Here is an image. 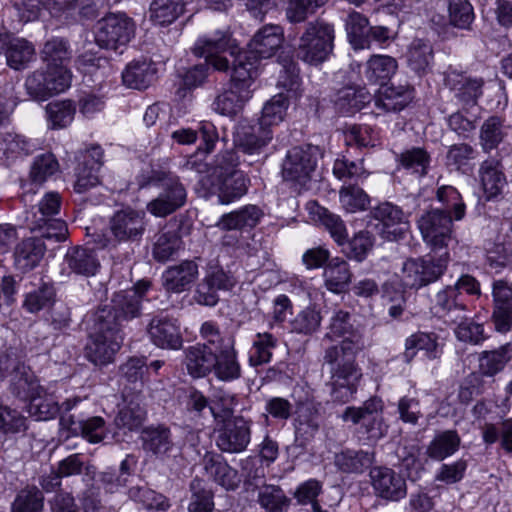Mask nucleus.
Returning <instances> with one entry per match:
<instances>
[{
	"mask_svg": "<svg viewBox=\"0 0 512 512\" xmlns=\"http://www.w3.org/2000/svg\"><path fill=\"white\" fill-rule=\"evenodd\" d=\"M450 261L448 251L438 256L427 254L420 258L407 259L401 269L404 286L419 289L436 282L444 274Z\"/></svg>",
	"mask_w": 512,
	"mask_h": 512,
	"instance_id": "nucleus-8",
	"label": "nucleus"
},
{
	"mask_svg": "<svg viewBox=\"0 0 512 512\" xmlns=\"http://www.w3.org/2000/svg\"><path fill=\"white\" fill-rule=\"evenodd\" d=\"M417 224L424 242L434 252L445 249L452 239V217L440 208L423 213Z\"/></svg>",
	"mask_w": 512,
	"mask_h": 512,
	"instance_id": "nucleus-11",
	"label": "nucleus"
},
{
	"mask_svg": "<svg viewBox=\"0 0 512 512\" xmlns=\"http://www.w3.org/2000/svg\"><path fill=\"white\" fill-rule=\"evenodd\" d=\"M371 484L377 496L399 501L407 494L406 482L394 470L387 467H375L370 471Z\"/></svg>",
	"mask_w": 512,
	"mask_h": 512,
	"instance_id": "nucleus-18",
	"label": "nucleus"
},
{
	"mask_svg": "<svg viewBox=\"0 0 512 512\" xmlns=\"http://www.w3.org/2000/svg\"><path fill=\"white\" fill-rule=\"evenodd\" d=\"M151 341L160 348L177 350L182 346V336L176 320L168 317H155L148 327Z\"/></svg>",
	"mask_w": 512,
	"mask_h": 512,
	"instance_id": "nucleus-25",
	"label": "nucleus"
},
{
	"mask_svg": "<svg viewBox=\"0 0 512 512\" xmlns=\"http://www.w3.org/2000/svg\"><path fill=\"white\" fill-rule=\"evenodd\" d=\"M123 322L108 305L99 307L92 315L90 333L123 341Z\"/></svg>",
	"mask_w": 512,
	"mask_h": 512,
	"instance_id": "nucleus-37",
	"label": "nucleus"
},
{
	"mask_svg": "<svg viewBox=\"0 0 512 512\" xmlns=\"http://www.w3.org/2000/svg\"><path fill=\"white\" fill-rule=\"evenodd\" d=\"M122 341L90 333L85 347L86 358L96 366H105L114 361Z\"/></svg>",
	"mask_w": 512,
	"mask_h": 512,
	"instance_id": "nucleus-27",
	"label": "nucleus"
},
{
	"mask_svg": "<svg viewBox=\"0 0 512 512\" xmlns=\"http://www.w3.org/2000/svg\"><path fill=\"white\" fill-rule=\"evenodd\" d=\"M399 162L404 169L422 177L428 173L431 156L424 148L413 147L399 155Z\"/></svg>",
	"mask_w": 512,
	"mask_h": 512,
	"instance_id": "nucleus-56",
	"label": "nucleus"
},
{
	"mask_svg": "<svg viewBox=\"0 0 512 512\" xmlns=\"http://www.w3.org/2000/svg\"><path fill=\"white\" fill-rule=\"evenodd\" d=\"M350 313L344 310L334 311L325 338H343L338 344L324 351V364L329 366L331 388L334 402L347 403L353 399L362 377L361 368L356 363L357 354L365 348L363 333L353 327Z\"/></svg>",
	"mask_w": 512,
	"mask_h": 512,
	"instance_id": "nucleus-1",
	"label": "nucleus"
},
{
	"mask_svg": "<svg viewBox=\"0 0 512 512\" xmlns=\"http://www.w3.org/2000/svg\"><path fill=\"white\" fill-rule=\"evenodd\" d=\"M505 136L504 120L498 116H491L480 128V145L485 152H490L498 147Z\"/></svg>",
	"mask_w": 512,
	"mask_h": 512,
	"instance_id": "nucleus-54",
	"label": "nucleus"
},
{
	"mask_svg": "<svg viewBox=\"0 0 512 512\" xmlns=\"http://www.w3.org/2000/svg\"><path fill=\"white\" fill-rule=\"evenodd\" d=\"M283 30L278 25H266L262 27L249 42V50H241L247 53L249 59L254 62L255 77L257 76V61L272 57L282 46Z\"/></svg>",
	"mask_w": 512,
	"mask_h": 512,
	"instance_id": "nucleus-16",
	"label": "nucleus"
},
{
	"mask_svg": "<svg viewBox=\"0 0 512 512\" xmlns=\"http://www.w3.org/2000/svg\"><path fill=\"white\" fill-rule=\"evenodd\" d=\"M219 182L214 185L210 178L202 176L199 182L206 188L208 194L217 193L219 203L227 205L230 204L247 193L249 179L242 171H232L228 175L218 178Z\"/></svg>",
	"mask_w": 512,
	"mask_h": 512,
	"instance_id": "nucleus-15",
	"label": "nucleus"
},
{
	"mask_svg": "<svg viewBox=\"0 0 512 512\" xmlns=\"http://www.w3.org/2000/svg\"><path fill=\"white\" fill-rule=\"evenodd\" d=\"M141 440L143 449L157 457L166 456L174 446L171 430L163 424L144 428Z\"/></svg>",
	"mask_w": 512,
	"mask_h": 512,
	"instance_id": "nucleus-35",
	"label": "nucleus"
},
{
	"mask_svg": "<svg viewBox=\"0 0 512 512\" xmlns=\"http://www.w3.org/2000/svg\"><path fill=\"white\" fill-rule=\"evenodd\" d=\"M64 261L77 275L93 276L100 268L97 252L88 247L76 246L67 250Z\"/></svg>",
	"mask_w": 512,
	"mask_h": 512,
	"instance_id": "nucleus-30",
	"label": "nucleus"
},
{
	"mask_svg": "<svg viewBox=\"0 0 512 512\" xmlns=\"http://www.w3.org/2000/svg\"><path fill=\"white\" fill-rule=\"evenodd\" d=\"M69 69L36 70L27 76L25 89L35 101H45L55 94L64 92L71 84Z\"/></svg>",
	"mask_w": 512,
	"mask_h": 512,
	"instance_id": "nucleus-10",
	"label": "nucleus"
},
{
	"mask_svg": "<svg viewBox=\"0 0 512 512\" xmlns=\"http://www.w3.org/2000/svg\"><path fill=\"white\" fill-rule=\"evenodd\" d=\"M512 347L507 344L499 349L485 351L479 356V372L483 376L492 377L502 371L511 359Z\"/></svg>",
	"mask_w": 512,
	"mask_h": 512,
	"instance_id": "nucleus-49",
	"label": "nucleus"
},
{
	"mask_svg": "<svg viewBox=\"0 0 512 512\" xmlns=\"http://www.w3.org/2000/svg\"><path fill=\"white\" fill-rule=\"evenodd\" d=\"M183 9V0H154L150 5V17L156 24L164 26L174 22Z\"/></svg>",
	"mask_w": 512,
	"mask_h": 512,
	"instance_id": "nucleus-52",
	"label": "nucleus"
},
{
	"mask_svg": "<svg viewBox=\"0 0 512 512\" xmlns=\"http://www.w3.org/2000/svg\"><path fill=\"white\" fill-rule=\"evenodd\" d=\"M154 76L155 69L147 60H134L122 72L124 85L138 90L147 88L153 82Z\"/></svg>",
	"mask_w": 512,
	"mask_h": 512,
	"instance_id": "nucleus-43",
	"label": "nucleus"
},
{
	"mask_svg": "<svg viewBox=\"0 0 512 512\" xmlns=\"http://www.w3.org/2000/svg\"><path fill=\"white\" fill-rule=\"evenodd\" d=\"M277 343L276 338L270 333H258L249 352V364L257 367L268 363L272 357V349Z\"/></svg>",
	"mask_w": 512,
	"mask_h": 512,
	"instance_id": "nucleus-63",
	"label": "nucleus"
},
{
	"mask_svg": "<svg viewBox=\"0 0 512 512\" xmlns=\"http://www.w3.org/2000/svg\"><path fill=\"white\" fill-rule=\"evenodd\" d=\"M374 462V453L364 450L344 449L334 456V464L343 473L361 474Z\"/></svg>",
	"mask_w": 512,
	"mask_h": 512,
	"instance_id": "nucleus-38",
	"label": "nucleus"
},
{
	"mask_svg": "<svg viewBox=\"0 0 512 512\" xmlns=\"http://www.w3.org/2000/svg\"><path fill=\"white\" fill-rule=\"evenodd\" d=\"M308 209L314 219L319 221L329 231L332 238L338 244H343V241L347 239L348 233L340 216L330 212L316 202H309Z\"/></svg>",
	"mask_w": 512,
	"mask_h": 512,
	"instance_id": "nucleus-46",
	"label": "nucleus"
},
{
	"mask_svg": "<svg viewBox=\"0 0 512 512\" xmlns=\"http://www.w3.org/2000/svg\"><path fill=\"white\" fill-rule=\"evenodd\" d=\"M448 18L453 27L470 31L475 19L472 4L468 0H448Z\"/></svg>",
	"mask_w": 512,
	"mask_h": 512,
	"instance_id": "nucleus-59",
	"label": "nucleus"
},
{
	"mask_svg": "<svg viewBox=\"0 0 512 512\" xmlns=\"http://www.w3.org/2000/svg\"><path fill=\"white\" fill-rule=\"evenodd\" d=\"M28 401V412L38 421L54 418L60 410L53 395L48 394L45 389L44 393H38Z\"/></svg>",
	"mask_w": 512,
	"mask_h": 512,
	"instance_id": "nucleus-62",
	"label": "nucleus"
},
{
	"mask_svg": "<svg viewBox=\"0 0 512 512\" xmlns=\"http://www.w3.org/2000/svg\"><path fill=\"white\" fill-rule=\"evenodd\" d=\"M371 101V94L364 87L347 86L340 89L334 99L339 113L353 114Z\"/></svg>",
	"mask_w": 512,
	"mask_h": 512,
	"instance_id": "nucleus-41",
	"label": "nucleus"
},
{
	"mask_svg": "<svg viewBox=\"0 0 512 512\" xmlns=\"http://www.w3.org/2000/svg\"><path fill=\"white\" fill-rule=\"evenodd\" d=\"M334 38L330 23L321 19L309 22L296 47L297 58L310 65L323 63L333 51Z\"/></svg>",
	"mask_w": 512,
	"mask_h": 512,
	"instance_id": "nucleus-3",
	"label": "nucleus"
},
{
	"mask_svg": "<svg viewBox=\"0 0 512 512\" xmlns=\"http://www.w3.org/2000/svg\"><path fill=\"white\" fill-rule=\"evenodd\" d=\"M247 53L235 59L231 74L230 88L219 94L213 104V110L220 115L234 116L251 97V86L255 79L254 62Z\"/></svg>",
	"mask_w": 512,
	"mask_h": 512,
	"instance_id": "nucleus-2",
	"label": "nucleus"
},
{
	"mask_svg": "<svg viewBox=\"0 0 512 512\" xmlns=\"http://www.w3.org/2000/svg\"><path fill=\"white\" fill-rule=\"evenodd\" d=\"M316 167L317 148L311 145L296 146L288 150L281 165V176L301 192L309 189Z\"/></svg>",
	"mask_w": 512,
	"mask_h": 512,
	"instance_id": "nucleus-7",
	"label": "nucleus"
},
{
	"mask_svg": "<svg viewBox=\"0 0 512 512\" xmlns=\"http://www.w3.org/2000/svg\"><path fill=\"white\" fill-rule=\"evenodd\" d=\"M431 312L448 325L468 320L470 314L466 297L450 285L436 293L432 300Z\"/></svg>",
	"mask_w": 512,
	"mask_h": 512,
	"instance_id": "nucleus-12",
	"label": "nucleus"
},
{
	"mask_svg": "<svg viewBox=\"0 0 512 512\" xmlns=\"http://www.w3.org/2000/svg\"><path fill=\"white\" fill-rule=\"evenodd\" d=\"M288 106L289 100L285 97L284 92H279L263 106L258 124L268 129L277 126L284 120Z\"/></svg>",
	"mask_w": 512,
	"mask_h": 512,
	"instance_id": "nucleus-50",
	"label": "nucleus"
},
{
	"mask_svg": "<svg viewBox=\"0 0 512 512\" xmlns=\"http://www.w3.org/2000/svg\"><path fill=\"white\" fill-rule=\"evenodd\" d=\"M339 199L342 207L349 213L364 211L370 204L367 193L355 184L344 185L339 191Z\"/></svg>",
	"mask_w": 512,
	"mask_h": 512,
	"instance_id": "nucleus-61",
	"label": "nucleus"
},
{
	"mask_svg": "<svg viewBox=\"0 0 512 512\" xmlns=\"http://www.w3.org/2000/svg\"><path fill=\"white\" fill-rule=\"evenodd\" d=\"M325 287L333 293H342L351 282L352 273L349 264L335 257L328 261L323 272Z\"/></svg>",
	"mask_w": 512,
	"mask_h": 512,
	"instance_id": "nucleus-40",
	"label": "nucleus"
},
{
	"mask_svg": "<svg viewBox=\"0 0 512 512\" xmlns=\"http://www.w3.org/2000/svg\"><path fill=\"white\" fill-rule=\"evenodd\" d=\"M372 217L382 223L387 229L384 231L388 234V239L397 240L402 237L408 227L407 216L403 210L390 203L384 202L379 204L371 211Z\"/></svg>",
	"mask_w": 512,
	"mask_h": 512,
	"instance_id": "nucleus-26",
	"label": "nucleus"
},
{
	"mask_svg": "<svg viewBox=\"0 0 512 512\" xmlns=\"http://www.w3.org/2000/svg\"><path fill=\"white\" fill-rule=\"evenodd\" d=\"M445 83L463 105H475L483 93V78L472 77L456 70L447 73Z\"/></svg>",
	"mask_w": 512,
	"mask_h": 512,
	"instance_id": "nucleus-21",
	"label": "nucleus"
},
{
	"mask_svg": "<svg viewBox=\"0 0 512 512\" xmlns=\"http://www.w3.org/2000/svg\"><path fill=\"white\" fill-rule=\"evenodd\" d=\"M146 213L131 207L116 211L109 221V237L97 243L103 248L115 249L119 244L139 243L146 232Z\"/></svg>",
	"mask_w": 512,
	"mask_h": 512,
	"instance_id": "nucleus-4",
	"label": "nucleus"
},
{
	"mask_svg": "<svg viewBox=\"0 0 512 512\" xmlns=\"http://www.w3.org/2000/svg\"><path fill=\"white\" fill-rule=\"evenodd\" d=\"M227 52L232 58L233 69L235 59L244 52H241L227 31L218 30L211 35L199 38L194 47V53L204 57L206 63L218 71H228L230 68V60L223 55Z\"/></svg>",
	"mask_w": 512,
	"mask_h": 512,
	"instance_id": "nucleus-9",
	"label": "nucleus"
},
{
	"mask_svg": "<svg viewBox=\"0 0 512 512\" xmlns=\"http://www.w3.org/2000/svg\"><path fill=\"white\" fill-rule=\"evenodd\" d=\"M350 68L353 72L361 74L362 65L360 63H351ZM398 63L395 58L388 55H372L364 66L363 76L360 75L362 83L379 84L383 86L396 73Z\"/></svg>",
	"mask_w": 512,
	"mask_h": 512,
	"instance_id": "nucleus-19",
	"label": "nucleus"
},
{
	"mask_svg": "<svg viewBox=\"0 0 512 512\" xmlns=\"http://www.w3.org/2000/svg\"><path fill=\"white\" fill-rule=\"evenodd\" d=\"M9 391L16 398L27 401L38 393H44V387L39 384V380L30 366L24 363L10 377Z\"/></svg>",
	"mask_w": 512,
	"mask_h": 512,
	"instance_id": "nucleus-29",
	"label": "nucleus"
},
{
	"mask_svg": "<svg viewBox=\"0 0 512 512\" xmlns=\"http://www.w3.org/2000/svg\"><path fill=\"white\" fill-rule=\"evenodd\" d=\"M251 441V422L242 416L227 419L217 431L216 445L226 453H241Z\"/></svg>",
	"mask_w": 512,
	"mask_h": 512,
	"instance_id": "nucleus-14",
	"label": "nucleus"
},
{
	"mask_svg": "<svg viewBox=\"0 0 512 512\" xmlns=\"http://www.w3.org/2000/svg\"><path fill=\"white\" fill-rule=\"evenodd\" d=\"M34 45L24 38L10 37L6 49V63L14 70L27 68L30 62L35 59Z\"/></svg>",
	"mask_w": 512,
	"mask_h": 512,
	"instance_id": "nucleus-44",
	"label": "nucleus"
},
{
	"mask_svg": "<svg viewBox=\"0 0 512 512\" xmlns=\"http://www.w3.org/2000/svg\"><path fill=\"white\" fill-rule=\"evenodd\" d=\"M150 288V282L139 281L132 288L116 292L108 305L114 310L120 321L128 322L141 314V303L146 292Z\"/></svg>",
	"mask_w": 512,
	"mask_h": 512,
	"instance_id": "nucleus-17",
	"label": "nucleus"
},
{
	"mask_svg": "<svg viewBox=\"0 0 512 512\" xmlns=\"http://www.w3.org/2000/svg\"><path fill=\"white\" fill-rule=\"evenodd\" d=\"M257 502L266 512H284L290 506L291 499L280 486L265 484L258 489Z\"/></svg>",
	"mask_w": 512,
	"mask_h": 512,
	"instance_id": "nucleus-47",
	"label": "nucleus"
},
{
	"mask_svg": "<svg viewBox=\"0 0 512 512\" xmlns=\"http://www.w3.org/2000/svg\"><path fill=\"white\" fill-rule=\"evenodd\" d=\"M61 197L57 192H48L37 206L26 212L25 221L31 231L45 229L42 236L63 241L66 238V223L55 218L59 213Z\"/></svg>",
	"mask_w": 512,
	"mask_h": 512,
	"instance_id": "nucleus-6",
	"label": "nucleus"
},
{
	"mask_svg": "<svg viewBox=\"0 0 512 512\" xmlns=\"http://www.w3.org/2000/svg\"><path fill=\"white\" fill-rule=\"evenodd\" d=\"M207 475L226 490H235L241 483L238 471L231 467L221 455L206 453L202 460Z\"/></svg>",
	"mask_w": 512,
	"mask_h": 512,
	"instance_id": "nucleus-24",
	"label": "nucleus"
},
{
	"mask_svg": "<svg viewBox=\"0 0 512 512\" xmlns=\"http://www.w3.org/2000/svg\"><path fill=\"white\" fill-rule=\"evenodd\" d=\"M213 373L215 377L224 382H231L241 377V366L238 361L235 345L216 351Z\"/></svg>",
	"mask_w": 512,
	"mask_h": 512,
	"instance_id": "nucleus-39",
	"label": "nucleus"
},
{
	"mask_svg": "<svg viewBox=\"0 0 512 512\" xmlns=\"http://www.w3.org/2000/svg\"><path fill=\"white\" fill-rule=\"evenodd\" d=\"M417 351H424L426 357L431 360L439 358L442 354L437 336L434 333L416 332L410 335L405 341L403 361L410 363Z\"/></svg>",
	"mask_w": 512,
	"mask_h": 512,
	"instance_id": "nucleus-36",
	"label": "nucleus"
},
{
	"mask_svg": "<svg viewBox=\"0 0 512 512\" xmlns=\"http://www.w3.org/2000/svg\"><path fill=\"white\" fill-rule=\"evenodd\" d=\"M44 496L36 486H26L21 489L13 502L10 512H43Z\"/></svg>",
	"mask_w": 512,
	"mask_h": 512,
	"instance_id": "nucleus-53",
	"label": "nucleus"
},
{
	"mask_svg": "<svg viewBox=\"0 0 512 512\" xmlns=\"http://www.w3.org/2000/svg\"><path fill=\"white\" fill-rule=\"evenodd\" d=\"M198 275V264L193 260H184L164 270L161 276L162 287L167 293L180 294L190 289Z\"/></svg>",
	"mask_w": 512,
	"mask_h": 512,
	"instance_id": "nucleus-20",
	"label": "nucleus"
},
{
	"mask_svg": "<svg viewBox=\"0 0 512 512\" xmlns=\"http://www.w3.org/2000/svg\"><path fill=\"white\" fill-rule=\"evenodd\" d=\"M412 100V91L405 86L383 87L375 100V105L386 112H398Z\"/></svg>",
	"mask_w": 512,
	"mask_h": 512,
	"instance_id": "nucleus-45",
	"label": "nucleus"
},
{
	"mask_svg": "<svg viewBox=\"0 0 512 512\" xmlns=\"http://www.w3.org/2000/svg\"><path fill=\"white\" fill-rule=\"evenodd\" d=\"M45 251L46 246L41 238L29 237L23 239L14 249L16 267L23 272L32 270L39 264Z\"/></svg>",
	"mask_w": 512,
	"mask_h": 512,
	"instance_id": "nucleus-31",
	"label": "nucleus"
},
{
	"mask_svg": "<svg viewBox=\"0 0 512 512\" xmlns=\"http://www.w3.org/2000/svg\"><path fill=\"white\" fill-rule=\"evenodd\" d=\"M461 438L456 430L437 433L426 448V455L435 461H442L453 455L460 447Z\"/></svg>",
	"mask_w": 512,
	"mask_h": 512,
	"instance_id": "nucleus-42",
	"label": "nucleus"
},
{
	"mask_svg": "<svg viewBox=\"0 0 512 512\" xmlns=\"http://www.w3.org/2000/svg\"><path fill=\"white\" fill-rule=\"evenodd\" d=\"M55 296L54 286L50 283H42L25 295L23 307L30 313H37L51 307L55 302Z\"/></svg>",
	"mask_w": 512,
	"mask_h": 512,
	"instance_id": "nucleus-58",
	"label": "nucleus"
},
{
	"mask_svg": "<svg viewBox=\"0 0 512 512\" xmlns=\"http://www.w3.org/2000/svg\"><path fill=\"white\" fill-rule=\"evenodd\" d=\"M157 182L163 183V190L159 196L175 204L177 208H181L185 204L187 193L178 177L156 171H151L150 175L141 174L137 177V183L140 188H145Z\"/></svg>",
	"mask_w": 512,
	"mask_h": 512,
	"instance_id": "nucleus-23",
	"label": "nucleus"
},
{
	"mask_svg": "<svg viewBox=\"0 0 512 512\" xmlns=\"http://www.w3.org/2000/svg\"><path fill=\"white\" fill-rule=\"evenodd\" d=\"M383 402L378 397H372L359 407L349 406L343 414L344 421H351L354 425L362 424L372 439H380L386 429L383 426Z\"/></svg>",
	"mask_w": 512,
	"mask_h": 512,
	"instance_id": "nucleus-13",
	"label": "nucleus"
},
{
	"mask_svg": "<svg viewBox=\"0 0 512 512\" xmlns=\"http://www.w3.org/2000/svg\"><path fill=\"white\" fill-rule=\"evenodd\" d=\"M348 38L355 48L363 49L368 46V20L358 12H352L346 19Z\"/></svg>",
	"mask_w": 512,
	"mask_h": 512,
	"instance_id": "nucleus-64",
	"label": "nucleus"
},
{
	"mask_svg": "<svg viewBox=\"0 0 512 512\" xmlns=\"http://www.w3.org/2000/svg\"><path fill=\"white\" fill-rule=\"evenodd\" d=\"M189 512H211L214 508L213 493L204 480L196 477L190 483Z\"/></svg>",
	"mask_w": 512,
	"mask_h": 512,
	"instance_id": "nucleus-60",
	"label": "nucleus"
},
{
	"mask_svg": "<svg viewBox=\"0 0 512 512\" xmlns=\"http://www.w3.org/2000/svg\"><path fill=\"white\" fill-rule=\"evenodd\" d=\"M216 351L206 344H196L185 350V364L188 373L200 378L213 372Z\"/></svg>",
	"mask_w": 512,
	"mask_h": 512,
	"instance_id": "nucleus-33",
	"label": "nucleus"
},
{
	"mask_svg": "<svg viewBox=\"0 0 512 512\" xmlns=\"http://www.w3.org/2000/svg\"><path fill=\"white\" fill-rule=\"evenodd\" d=\"M42 58L47 63V69H68L70 53L67 42L60 38L47 41L42 50Z\"/></svg>",
	"mask_w": 512,
	"mask_h": 512,
	"instance_id": "nucleus-55",
	"label": "nucleus"
},
{
	"mask_svg": "<svg viewBox=\"0 0 512 512\" xmlns=\"http://www.w3.org/2000/svg\"><path fill=\"white\" fill-rule=\"evenodd\" d=\"M62 419L69 421L70 429L91 444L100 443L107 436L106 422L100 416L80 418L76 414H70L67 418L63 416Z\"/></svg>",
	"mask_w": 512,
	"mask_h": 512,
	"instance_id": "nucleus-34",
	"label": "nucleus"
},
{
	"mask_svg": "<svg viewBox=\"0 0 512 512\" xmlns=\"http://www.w3.org/2000/svg\"><path fill=\"white\" fill-rule=\"evenodd\" d=\"M273 138L272 129L264 128L260 124L241 126L235 136V146L242 153L249 156H259Z\"/></svg>",
	"mask_w": 512,
	"mask_h": 512,
	"instance_id": "nucleus-22",
	"label": "nucleus"
},
{
	"mask_svg": "<svg viewBox=\"0 0 512 512\" xmlns=\"http://www.w3.org/2000/svg\"><path fill=\"white\" fill-rule=\"evenodd\" d=\"M263 211L256 205H246L242 208L223 214L216 227L223 231L252 229L263 217Z\"/></svg>",
	"mask_w": 512,
	"mask_h": 512,
	"instance_id": "nucleus-28",
	"label": "nucleus"
},
{
	"mask_svg": "<svg viewBox=\"0 0 512 512\" xmlns=\"http://www.w3.org/2000/svg\"><path fill=\"white\" fill-rule=\"evenodd\" d=\"M408 66L418 74L425 73L433 58L432 46L422 39H415L411 42L407 54Z\"/></svg>",
	"mask_w": 512,
	"mask_h": 512,
	"instance_id": "nucleus-51",
	"label": "nucleus"
},
{
	"mask_svg": "<svg viewBox=\"0 0 512 512\" xmlns=\"http://www.w3.org/2000/svg\"><path fill=\"white\" fill-rule=\"evenodd\" d=\"M128 497L152 512H166L171 506L166 496L145 486L131 487Z\"/></svg>",
	"mask_w": 512,
	"mask_h": 512,
	"instance_id": "nucleus-48",
	"label": "nucleus"
},
{
	"mask_svg": "<svg viewBox=\"0 0 512 512\" xmlns=\"http://www.w3.org/2000/svg\"><path fill=\"white\" fill-rule=\"evenodd\" d=\"M340 245L349 259L362 262L373 248L374 237L369 231H360L351 240L346 239Z\"/></svg>",
	"mask_w": 512,
	"mask_h": 512,
	"instance_id": "nucleus-57",
	"label": "nucleus"
},
{
	"mask_svg": "<svg viewBox=\"0 0 512 512\" xmlns=\"http://www.w3.org/2000/svg\"><path fill=\"white\" fill-rule=\"evenodd\" d=\"M136 24L125 13H108L94 27L95 43L99 48L123 53L135 36Z\"/></svg>",
	"mask_w": 512,
	"mask_h": 512,
	"instance_id": "nucleus-5",
	"label": "nucleus"
},
{
	"mask_svg": "<svg viewBox=\"0 0 512 512\" xmlns=\"http://www.w3.org/2000/svg\"><path fill=\"white\" fill-rule=\"evenodd\" d=\"M479 179L487 200L498 197L506 186V177L496 159L483 161L479 167Z\"/></svg>",
	"mask_w": 512,
	"mask_h": 512,
	"instance_id": "nucleus-32",
	"label": "nucleus"
}]
</instances>
